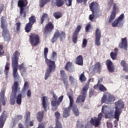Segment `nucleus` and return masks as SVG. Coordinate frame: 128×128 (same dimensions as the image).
<instances>
[{
  "instance_id": "7",
  "label": "nucleus",
  "mask_w": 128,
  "mask_h": 128,
  "mask_svg": "<svg viewBox=\"0 0 128 128\" xmlns=\"http://www.w3.org/2000/svg\"><path fill=\"white\" fill-rule=\"evenodd\" d=\"M116 100L114 96L108 92L104 93L102 99V104H112Z\"/></svg>"
},
{
  "instance_id": "47",
  "label": "nucleus",
  "mask_w": 128,
  "mask_h": 128,
  "mask_svg": "<svg viewBox=\"0 0 128 128\" xmlns=\"http://www.w3.org/2000/svg\"><path fill=\"white\" fill-rule=\"evenodd\" d=\"M87 46H88V40H86V38H83L82 47L83 48H86Z\"/></svg>"
},
{
  "instance_id": "17",
  "label": "nucleus",
  "mask_w": 128,
  "mask_h": 128,
  "mask_svg": "<svg viewBox=\"0 0 128 128\" xmlns=\"http://www.w3.org/2000/svg\"><path fill=\"white\" fill-rule=\"evenodd\" d=\"M42 106L46 112L50 108V102H48V97L43 96L42 98Z\"/></svg>"
},
{
  "instance_id": "55",
  "label": "nucleus",
  "mask_w": 128,
  "mask_h": 128,
  "mask_svg": "<svg viewBox=\"0 0 128 128\" xmlns=\"http://www.w3.org/2000/svg\"><path fill=\"white\" fill-rule=\"evenodd\" d=\"M120 64L123 67V68L126 70V66L128 65V64L126 62V61L124 60H122L120 62Z\"/></svg>"
},
{
  "instance_id": "62",
  "label": "nucleus",
  "mask_w": 128,
  "mask_h": 128,
  "mask_svg": "<svg viewBox=\"0 0 128 128\" xmlns=\"http://www.w3.org/2000/svg\"><path fill=\"white\" fill-rule=\"evenodd\" d=\"M2 48H4V46H2V45H0V56L4 54V50Z\"/></svg>"
},
{
  "instance_id": "43",
  "label": "nucleus",
  "mask_w": 128,
  "mask_h": 128,
  "mask_svg": "<svg viewBox=\"0 0 128 128\" xmlns=\"http://www.w3.org/2000/svg\"><path fill=\"white\" fill-rule=\"evenodd\" d=\"M92 14H90L89 16V20H91V22H96V18H94V15L97 14L98 12H92Z\"/></svg>"
},
{
  "instance_id": "40",
  "label": "nucleus",
  "mask_w": 128,
  "mask_h": 128,
  "mask_svg": "<svg viewBox=\"0 0 128 128\" xmlns=\"http://www.w3.org/2000/svg\"><path fill=\"white\" fill-rule=\"evenodd\" d=\"M89 84H86L82 88V94H86V92H88V90Z\"/></svg>"
},
{
  "instance_id": "37",
  "label": "nucleus",
  "mask_w": 128,
  "mask_h": 128,
  "mask_svg": "<svg viewBox=\"0 0 128 128\" xmlns=\"http://www.w3.org/2000/svg\"><path fill=\"white\" fill-rule=\"evenodd\" d=\"M54 71H52L50 69H47L45 72L44 80H48L50 76V72H54Z\"/></svg>"
},
{
  "instance_id": "49",
  "label": "nucleus",
  "mask_w": 128,
  "mask_h": 128,
  "mask_svg": "<svg viewBox=\"0 0 128 128\" xmlns=\"http://www.w3.org/2000/svg\"><path fill=\"white\" fill-rule=\"evenodd\" d=\"M95 44L97 46H100V38H95Z\"/></svg>"
},
{
  "instance_id": "21",
  "label": "nucleus",
  "mask_w": 128,
  "mask_h": 128,
  "mask_svg": "<svg viewBox=\"0 0 128 128\" xmlns=\"http://www.w3.org/2000/svg\"><path fill=\"white\" fill-rule=\"evenodd\" d=\"M122 43L119 44V48H124L125 50H126V47L128 46V41L126 40V38H124L122 39Z\"/></svg>"
},
{
  "instance_id": "18",
  "label": "nucleus",
  "mask_w": 128,
  "mask_h": 128,
  "mask_svg": "<svg viewBox=\"0 0 128 128\" xmlns=\"http://www.w3.org/2000/svg\"><path fill=\"white\" fill-rule=\"evenodd\" d=\"M106 64L108 70H109L110 72H114V66L112 62L110 60H108L106 61Z\"/></svg>"
},
{
  "instance_id": "13",
  "label": "nucleus",
  "mask_w": 128,
  "mask_h": 128,
  "mask_svg": "<svg viewBox=\"0 0 128 128\" xmlns=\"http://www.w3.org/2000/svg\"><path fill=\"white\" fill-rule=\"evenodd\" d=\"M60 76L62 78L63 84L66 88H68L70 86V84H68V76L64 71L61 70L60 71Z\"/></svg>"
},
{
  "instance_id": "58",
  "label": "nucleus",
  "mask_w": 128,
  "mask_h": 128,
  "mask_svg": "<svg viewBox=\"0 0 128 128\" xmlns=\"http://www.w3.org/2000/svg\"><path fill=\"white\" fill-rule=\"evenodd\" d=\"M46 4V3L44 0H42L40 2V8H44Z\"/></svg>"
},
{
  "instance_id": "44",
  "label": "nucleus",
  "mask_w": 128,
  "mask_h": 128,
  "mask_svg": "<svg viewBox=\"0 0 128 128\" xmlns=\"http://www.w3.org/2000/svg\"><path fill=\"white\" fill-rule=\"evenodd\" d=\"M36 22V17L34 16H31L29 18V24H34Z\"/></svg>"
},
{
  "instance_id": "12",
  "label": "nucleus",
  "mask_w": 128,
  "mask_h": 128,
  "mask_svg": "<svg viewBox=\"0 0 128 128\" xmlns=\"http://www.w3.org/2000/svg\"><path fill=\"white\" fill-rule=\"evenodd\" d=\"M68 98L70 102V108H72V110L74 116H80V112L78 111V107L76 105H72V104H74V98L70 96H68Z\"/></svg>"
},
{
  "instance_id": "54",
  "label": "nucleus",
  "mask_w": 128,
  "mask_h": 128,
  "mask_svg": "<svg viewBox=\"0 0 128 128\" xmlns=\"http://www.w3.org/2000/svg\"><path fill=\"white\" fill-rule=\"evenodd\" d=\"M55 116L56 118V120H60V114L58 112H56L55 113Z\"/></svg>"
},
{
  "instance_id": "42",
  "label": "nucleus",
  "mask_w": 128,
  "mask_h": 128,
  "mask_svg": "<svg viewBox=\"0 0 128 128\" xmlns=\"http://www.w3.org/2000/svg\"><path fill=\"white\" fill-rule=\"evenodd\" d=\"M108 110H110V108H108V106H102V112H103V114H106V112H108Z\"/></svg>"
},
{
  "instance_id": "36",
  "label": "nucleus",
  "mask_w": 128,
  "mask_h": 128,
  "mask_svg": "<svg viewBox=\"0 0 128 128\" xmlns=\"http://www.w3.org/2000/svg\"><path fill=\"white\" fill-rule=\"evenodd\" d=\"M32 24H30V23H28L25 27V30L26 32H30L32 30Z\"/></svg>"
},
{
  "instance_id": "31",
  "label": "nucleus",
  "mask_w": 128,
  "mask_h": 128,
  "mask_svg": "<svg viewBox=\"0 0 128 128\" xmlns=\"http://www.w3.org/2000/svg\"><path fill=\"white\" fill-rule=\"evenodd\" d=\"M36 118L40 122L42 120V118H44V111H40L38 113Z\"/></svg>"
},
{
  "instance_id": "60",
  "label": "nucleus",
  "mask_w": 128,
  "mask_h": 128,
  "mask_svg": "<svg viewBox=\"0 0 128 128\" xmlns=\"http://www.w3.org/2000/svg\"><path fill=\"white\" fill-rule=\"evenodd\" d=\"M22 116H17L16 118H15V121H14L15 124H16V122H18L19 120H22Z\"/></svg>"
},
{
  "instance_id": "22",
  "label": "nucleus",
  "mask_w": 128,
  "mask_h": 128,
  "mask_svg": "<svg viewBox=\"0 0 128 128\" xmlns=\"http://www.w3.org/2000/svg\"><path fill=\"white\" fill-rule=\"evenodd\" d=\"M65 68L66 70H68V72H74V68L72 66V62H68L66 64Z\"/></svg>"
},
{
  "instance_id": "9",
  "label": "nucleus",
  "mask_w": 128,
  "mask_h": 128,
  "mask_svg": "<svg viewBox=\"0 0 128 128\" xmlns=\"http://www.w3.org/2000/svg\"><path fill=\"white\" fill-rule=\"evenodd\" d=\"M30 42L34 46H36L38 44H40V36L36 34H31L30 36Z\"/></svg>"
},
{
  "instance_id": "8",
  "label": "nucleus",
  "mask_w": 128,
  "mask_h": 128,
  "mask_svg": "<svg viewBox=\"0 0 128 128\" xmlns=\"http://www.w3.org/2000/svg\"><path fill=\"white\" fill-rule=\"evenodd\" d=\"M124 14H122L118 18L116 19L112 23V26L116 28V26L121 27L124 26Z\"/></svg>"
},
{
  "instance_id": "1",
  "label": "nucleus",
  "mask_w": 128,
  "mask_h": 128,
  "mask_svg": "<svg viewBox=\"0 0 128 128\" xmlns=\"http://www.w3.org/2000/svg\"><path fill=\"white\" fill-rule=\"evenodd\" d=\"M18 56H20V53H18V52L16 51L14 53L12 59V74L14 80H18L20 78V75H18Z\"/></svg>"
},
{
  "instance_id": "27",
  "label": "nucleus",
  "mask_w": 128,
  "mask_h": 128,
  "mask_svg": "<svg viewBox=\"0 0 128 128\" xmlns=\"http://www.w3.org/2000/svg\"><path fill=\"white\" fill-rule=\"evenodd\" d=\"M76 64H78L79 66H82V64H84L82 56H79L76 58Z\"/></svg>"
},
{
  "instance_id": "35",
  "label": "nucleus",
  "mask_w": 128,
  "mask_h": 128,
  "mask_svg": "<svg viewBox=\"0 0 128 128\" xmlns=\"http://www.w3.org/2000/svg\"><path fill=\"white\" fill-rule=\"evenodd\" d=\"M53 16L56 20H58V18H60L62 16V14L60 12H55L53 14Z\"/></svg>"
},
{
  "instance_id": "26",
  "label": "nucleus",
  "mask_w": 128,
  "mask_h": 128,
  "mask_svg": "<svg viewBox=\"0 0 128 128\" xmlns=\"http://www.w3.org/2000/svg\"><path fill=\"white\" fill-rule=\"evenodd\" d=\"M63 98H64V96H60L58 98V100L56 103V106H55V107H52V110H58V107L60 106V102H62Z\"/></svg>"
},
{
  "instance_id": "59",
  "label": "nucleus",
  "mask_w": 128,
  "mask_h": 128,
  "mask_svg": "<svg viewBox=\"0 0 128 128\" xmlns=\"http://www.w3.org/2000/svg\"><path fill=\"white\" fill-rule=\"evenodd\" d=\"M65 2L68 6H72V0H65Z\"/></svg>"
},
{
  "instance_id": "11",
  "label": "nucleus",
  "mask_w": 128,
  "mask_h": 128,
  "mask_svg": "<svg viewBox=\"0 0 128 128\" xmlns=\"http://www.w3.org/2000/svg\"><path fill=\"white\" fill-rule=\"evenodd\" d=\"M58 38H60V40H64L66 38V34L64 32L60 33V31L56 30L54 34V37L52 39V44L56 42Z\"/></svg>"
},
{
  "instance_id": "19",
  "label": "nucleus",
  "mask_w": 128,
  "mask_h": 128,
  "mask_svg": "<svg viewBox=\"0 0 128 128\" xmlns=\"http://www.w3.org/2000/svg\"><path fill=\"white\" fill-rule=\"evenodd\" d=\"M6 112H3L0 116V128H4V122H6Z\"/></svg>"
},
{
  "instance_id": "16",
  "label": "nucleus",
  "mask_w": 128,
  "mask_h": 128,
  "mask_svg": "<svg viewBox=\"0 0 128 128\" xmlns=\"http://www.w3.org/2000/svg\"><path fill=\"white\" fill-rule=\"evenodd\" d=\"M54 30V24L52 22H49L46 24L44 28V34H50Z\"/></svg>"
},
{
  "instance_id": "41",
  "label": "nucleus",
  "mask_w": 128,
  "mask_h": 128,
  "mask_svg": "<svg viewBox=\"0 0 128 128\" xmlns=\"http://www.w3.org/2000/svg\"><path fill=\"white\" fill-rule=\"evenodd\" d=\"M104 114L106 118H112V116H114V110H112L110 112H107Z\"/></svg>"
},
{
  "instance_id": "15",
  "label": "nucleus",
  "mask_w": 128,
  "mask_h": 128,
  "mask_svg": "<svg viewBox=\"0 0 128 128\" xmlns=\"http://www.w3.org/2000/svg\"><path fill=\"white\" fill-rule=\"evenodd\" d=\"M90 8L93 14L100 12V6L96 2H92L90 5Z\"/></svg>"
},
{
  "instance_id": "25",
  "label": "nucleus",
  "mask_w": 128,
  "mask_h": 128,
  "mask_svg": "<svg viewBox=\"0 0 128 128\" xmlns=\"http://www.w3.org/2000/svg\"><path fill=\"white\" fill-rule=\"evenodd\" d=\"M68 80L72 86H76V78H74V76L71 75L69 76Z\"/></svg>"
},
{
  "instance_id": "29",
  "label": "nucleus",
  "mask_w": 128,
  "mask_h": 128,
  "mask_svg": "<svg viewBox=\"0 0 128 128\" xmlns=\"http://www.w3.org/2000/svg\"><path fill=\"white\" fill-rule=\"evenodd\" d=\"M82 96H78V98H77L76 100V102H84L85 100H86V94H82Z\"/></svg>"
},
{
  "instance_id": "64",
  "label": "nucleus",
  "mask_w": 128,
  "mask_h": 128,
  "mask_svg": "<svg viewBox=\"0 0 128 128\" xmlns=\"http://www.w3.org/2000/svg\"><path fill=\"white\" fill-rule=\"evenodd\" d=\"M98 116V118H97L98 119L100 122V120H102V113L99 114Z\"/></svg>"
},
{
  "instance_id": "2",
  "label": "nucleus",
  "mask_w": 128,
  "mask_h": 128,
  "mask_svg": "<svg viewBox=\"0 0 128 128\" xmlns=\"http://www.w3.org/2000/svg\"><path fill=\"white\" fill-rule=\"evenodd\" d=\"M115 106V112L114 115V118L117 120V122L120 120V116L122 114V110L124 108V102L122 100H118L114 103Z\"/></svg>"
},
{
  "instance_id": "34",
  "label": "nucleus",
  "mask_w": 128,
  "mask_h": 128,
  "mask_svg": "<svg viewBox=\"0 0 128 128\" xmlns=\"http://www.w3.org/2000/svg\"><path fill=\"white\" fill-rule=\"evenodd\" d=\"M97 88L100 90V92H106V88L102 84H97Z\"/></svg>"
},
{
  "instance_id": "4",
  "label": "nucleus",
  "mask_w": 128,
  "mask_h": 128,
  "mask_svg": "<svg viewBox=\"0 0 128 128\" xmlns=\"http://www.w3.org/2000/svg\"><path fill=\"white\" fill-rule=\"evenodd\" d=\"M48 48H45L44 49V58L45 62L48 66V70H50L51 72H54L56 70V62L48 58Z\"/></svg>"
},
{
  "instance_id": "14",
  "label": "nucleus",
  "mask_w": 128,
  "mask_h": 128,
  "mask_svg": "<svg viewBox=\"0 0 128 128\" xmlns=\"http://www.w3.org/2000/svg\"><path fill=\"white\" fill-rule=\"evenodd\" d=\"M19 70L21 73V76H23V78H26L28 76V72H26V70L28 68H26V66L24 63H22L21 64L18 66Z\"/></svg>"
},
{
  "instance_id": "23",
  "label": "nucleus",
  "mask_w": 128,
  "mask_h": 128,
  "mask_svg": "<svg viewBox=\"0 0 128 128\" xmlns=\"http://www.w3.org/2000/svg\"><path fill=\"white\" fill-rule=\"evenodd\" d=\"M70 106H69L68 107L66 108L63 112V118H66L70 116Z\"/></svg>"
},
{
  "instance_id": "39",
  "label": "nucleus",
  "mask_w": 128,
  "mask_h": 128,
  "mask_svg": "<svg viewBox=\"0 0 128 128\" xmlns=\"http://www.w3.org/2000/svg\"><path fill=\"white\" fill-rule=\"evenodd\" d=\"M20 30V22H17L16 24V28H14V32L18 34Z\"/></svg>"
},
{
  "instance_id": "56",
  "label": "nucleus",
  "mask_w": 128,
  "mask_h": 128,
  "mask_svg": "<svg viewBox=\"0 0 128 128\" xmlns=\"http://www.w3.org/2000/svg\"><path fill=\"white\" fill-rule=\"evenodd\" d=\"M51 60H56V52H53L52 56H51Z\"/></svg>"
},
{
  "instance_id": "3",
  "label": "nucleus",
  "mask_w": 128,
  "mask_h": 128,
  "mask_svg": "<svg viewBox=\"0 0 128 128\" xmlns=\"http://www.w3.org/2000/svg\"><path fill=\"white\" fill-rule=\"evenodd\" d=\"M6 18L5 16H2L1 18V28H2V36L4 42H10V32L6 30L8 25L6 24Z\"/></svg>"
},
{
  "instance_id": "48",
  "label": "nucleus",
  "mask_w": 128,
  "mask_h": 128,
  "mask_svg": "<svg viewBox=\"0 0 128 128\" xmlns=\"http://www.w3.org/2000/svg\"><path fill=\"white\" fill-rule=\"evenodd\" d=\"M56 0V4L57 6H62V4H64V1L62 0Z\"/></svg>"
},
{
  "instance_id": "61",
  "label": "nucleus",
  "mask_w": 128,
  "mask_h": 128,
  "mask_svg": "<svg viewBox=\"0 0 128 128\" xmlns=\"http://www.w3.org/2000/svg\"><path fill=\"white\" fill-rule=\"evenodd\" d=\"M26 96L28 98H30L32 96V90H28L26 92Z\"/></svg>"
},
{
  "instance_id": "5",
  "label": "nucleus",
  "mask_w": 128,
  "mask_h": 128,
  "mask_svg": "<svg viewBox=\"0 0 128 128\" xmlns=\"http://www.w3.org/2000/svg\"><path fill=\"white\" fill-rule=\"evenodd\" d=\"M20 90V88L18 86V83L15 82L13 86H12V94L11 95L10 98V104L12 106H14L16 104V92Z\"/></svg>"
},
{
  "instance_id": "20",
  "label": "nucleus",
  "mask_w": 128,
  "mask_h": 128,
  "mask_svg": "<svg viewBox=\"0 0 128 128\" xmlns=\"http://www.w3.org/2000/svg\"><path fill=\"white\" fill-rule=\"evenodd\" d=\"M90 122L94 126L95 128H98L100 124V121L98 118L94 117L91 118Z\"/></svg>"
},
{
  "instance_id": "6",
  "label": "nucleus",
  "mask_w": 128,
  "mask_h": 128,
  "mask_svg": "<svg viewBox=\"0 0 128 128\" xmlns=\"http://www.w3.org/2000/svg\"><path fill=\"white\" fill-rule=\"evenodd\" d=\"M28 82H25L20 94H19L16 98V102L18 104H22V98H26V90H28Z\"/></svg>"
},
{
  "instance_id": "45",
  "label": "nucleus",
  "mask_w": 128,
  "mask_h": 128,
  "mask_svg": "<svg viewBox=\"0 0 128 128\" xmlns=\"http://www.w3.org/2000/svg\"><path fill=\"white\" fill-rule=\"evenodd\" d=\"M101 36L100 30L99 28H96V30L95 38H100Z\"/></svg>"
},
{
  "instance_id": "38",
  "label": "nucleus",
  "mask_w": 128,
  "mask_h": 128,
  "mask_svg": "<svg viewBox=\"0 0 128 128\" xmlns=\"http://www.w3.org/2000/svg\"><path fill=\"white\" fill-rule=\"evenodd\" d=\"M10 64L8 62H6L5 65L4 72L6 74V76H8V72H10Z\"/></svg>"
},
{
  "instance_id": "63",
  "label": "nucleus",
  "mask_w": 128,
  "mask_h": 128,
  "mask_svg": "<svg viewBox=\"0 0 128 128\" xmlns=\"http://www.w3.org/2000/svg\"><path fill=\"white\" fill-rule=\"evenodd\" d=\"M112 12H116V4L114 3L113 4V8Z\"/></svg>"
},
{
  "instance_id": "10",
  "label": "nucleus",
  "mask_w": 128,
  "mask_h": 128,
  "mask_svg": "<svg viewBox=\"0 0 128 128\" xmlns=\"http://www.w3.org/2000/svg\"><path fill=\"white\" fill-rule=\"evenodd\" d=\"M28 4L27 0H19L18 2V6L20 8V14L22 18L26 16V10L24 9V6H26Z\"/></svg>"
},
{
  "instance_id": "32",
  "label": "nucleus",
  "mask_w": 128,
  "mask_h": 128,
  "mask_svg": "<svg viewBox=\"0 0 128 128\" xmlns=\"http://www.w3.org/2000/svg\"><path fill=\"white\" fill-rule=\"evenodd\" d=\"M30 114L28 111L26 112L25 116H24V118L26 119V126H28V124L30 122Z\"/></svg>"
},
{
  "instance_id": "53",
  "label": "nucleus",
  "mask_w": 128,
  "mask_h": 128,
  "mask_svg": "<svg viewBox=\"0 0 128 128\" xmlns=\"http://www.w3.org/2000/svg\"><path fill=\"white\" fill-rule=\"evenodd\" d=\"M72 40L74 44H76L78 42V34H74Z\"/></svg>"
},
{
  "instance_id": "51",
  "label": "nucleus",
  "mask_w": 128,
  "mask_h": 128,
  "mask_svg": "<svg viewBox=\"0 0 128 128\" xmlns=\"http://www.w3.org/2000/svg\"><path fill=\"white\" fill-rule=\"evenodd\" d=\"M116 56H118V53L116 52H111L110 54V58L113 60L116 58Z\"/></svg>"
},
{
  "instance_id": "24",
  "label": "nucleus",
  "mask_w": 128,
  "mask_h": 128,
  "mask_svg": "<svg viewBox=\"0 0 128 128\" xmlns=\"http://www.w3.org/2000/svg\"><path fill=\"white\" fill-rule=\"evenodd\" d=\"M100 68H102V65L100 63L98 62H96V64L92 66V70L94 72H98V70H100Z\"/></svg>"
},
{
  "instance_id": "57",
  "label": "nucleus",
  "mask_w": 128,
  "mask_h": 128,
  "mask_svg": "<svg viewBox=\"0 0 128 128\" xmlns=\"http://www.w3.org/2000/svg\"><path fill=\"white\" fill-rule=\"evenodd\" d=\"M90 23L88 22L87 24L86 27L85 28L86 32H88V30H90Z\"/></svg>"
},
{
  "instance_id": "50",
  "label": "nucleus",
  "mask_w": 128,
  "mask_h": 128,
  "mask_svg": "<svg viewBox=\"0 0 128 128\" xmlns=\"http://www.w3.org/2000/svg\"><path fill=\"white\" fill-rule=\"evenodd\" d=\"M80 82H85V80H86V78L84 76V72L80 75Z\"/></svg>"
},
{
  "instance_id": "46",
  "label": "nucleus",
  "mask_w": 128,
  "mask_h": 128,
  "mask_svg": "<svg viewBox=\"0 0 128 128\" xmlns=\"http://www.w3.org/2000/svg\"><path fill=\"white\" fill-rule=\"evenodd\" d=\"M80 30H82V26L80 25H78L76 28L74 34H78V32H80Z\"/></svg>"
},
{
  "instance_id": "33",
  "label": "nucleus",
  "mask_w": 128,
  "mask_h": 128,
  "mask_svg": "<svg viewBox=\"0 0 128 128\" xmlns=\"http://www.w3.org/2000/svg\"><path fill=\"white\" fill-rule=\"evenodd\" d=\"M116 12L112 11L111 14L110 15V17L109 18V20H108L109 22H112V20H114L116 18Z\"/></svg>"
},
{
  "instance_id": "52",
  "label": "nucleus",
  "mask_w": 128,
  "mask_h": 128,
  "mask_svg": "<svg viewBox=\"0 0 128 128\" xmlns=\"http://www.w3.org/2000/svg\"><path fill=\"white\" fill-rule=\"evenodd\" d=\"M48 14H43L41 18V24H42V22H44V20H48Z\"/></svg>"
},
{
  "instance_id": "30",
  "label": "nucleus",
  "mask_w": 128,
  "mask_h": 128,
  "mask_svg": "<svg viewBox=\"0 0 128 128\" xmlns=\"http://www.w3.org/2000/svg\"><path fill=\"white\" fill-rule=\"evenodd\" d=\"M58 102V96L55 94H53V98L51 102V104L52 108H56V102Z\"/></svg>"
},
{
  "instance_id": "28",
  "label": "nucleus",
  "mask_w": 128,
  "mask_h": 128,
  "mask_svg": "<svg viewBox=\"0 0 128 128\" xmlns=\"http://www.w3.org/2000/svg\"><path fill=\"white\" fill-rule=\"evenodd\" d=\"M5 92L6 90H2L0 93L1 100L3 106H6V98H4Z\"/></svg>"
}]
</instances>
